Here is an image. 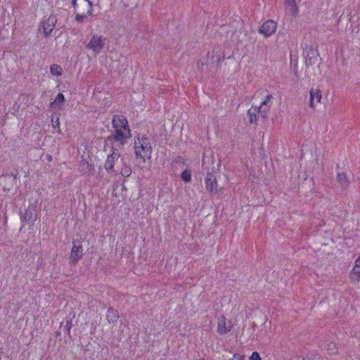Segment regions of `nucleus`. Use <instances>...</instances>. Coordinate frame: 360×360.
<instances>
[{
    "mask_svg": "<svg viewBox=\"0 0 360 360\" xmlns=\"http://www.w3.org/2000/svg\"><path fill=\"white\" fill-rule=\"evenodd\" d=\"M134 153L136 159H141L143 162H146V159H150L153 148L151 143L147 136L143 135L140 136L138 134L134 138Z\"/></svg>",
    "mask_w": 360,
    "mask_h": 360,
    "instance_id": "1",
    "label": "nucleus"
},
{
    "mask_svg": "<svg viewBox=\"0 0 360 360\" xmlns=\"http://www.w3.org/2000/svg\"><path fill=\"white\" fill-rule=\"evenodd\" d=\"M131 136V129L124 130L122 128H115V133L112 135H110L105 139V148L108 143L112 145V141H118L121 145H124L127 143L128 139Z\"/></svg>",
    "mask_w": 360,
    "mask_h": 360,
    "instance_id": "2",
    "label": "nucleus"
},
{
    "mask_svg": "<svg viewBox=\"0 0 360 360\" xmlns=\"http://www.w3.org/2000/svg\"><path fill=\"white\" fill-rule=\"evenodd\" d=\"M44 17V19L41 22L40 25L38 28V32H43L44 37L48 38L50 37L52 31L55 28L58 22L57 17L55 15H50L46 19Z\"/></svg>",
    "mask_w": 360,
    "mask_h": 360,
    "instance_id": "3",
    "label": "nucleus"
},
{
    "mask_svg": "<svg viewBox=\"0 0 360 360\" xmlns=\"http://www.w3.org/2000/svg\"><path fill=\"white\" fill-rule=\"evenodd\" d=\"M83 247L80 241H73L72 248L69 257V263L76 265L83 256Z\"/></svg>",
    "mask_w": 360,
    "mask_h": 360,
    "instance_id": "4",
    "label": "nucleus"
},
{
    "mask_svg": "<svg viewBox=\"0 0 360 360\" xmlns=\"http://www.w3.org/2000/svg\"><path fill=\"white\" fill-rule=\"evenodd\" d=\"M303 55L305 58V63L307 65H314L319 56V51L316 49H314L312 45L305 44L303 50Z\"/></svg>",
    "mask_w": 360,
    "mask_h": 360,
    "instance_id": "5",
    "label": "nucleus"
},
{
    "mask_svg": "<svg viewBox=\"0 0 360 360\" xmlns=\"http://www.w3.org/2000/svg\"><path fill=\"white\" fill-rule=\"evenodd\" d=\"M106 40L105 37L103 36H98L94 34L89 42L86 44V48L92 50L96 53H99L104 46V41Z\"/></svg>",
    "mask_w": 360,
    "mask_h": 360,
    "instance_id": "6",
    "label": "nucleus"
},
{
    "mask_svg": "<svg viewBox=\"0 0 360 360\" xmlns=\"http://www.w3.org/2000/svg\"><path fill=\"white\" fill-rule=\"evenodd\" d=\"M37 218L36 206L34 205H30L27 208L25 209L24 214H20L22 221L31 226L34 225Z\"/></svg>",
    "mask_w": 360,
    "mask_h": 360,
    "instance_id": "7",
    "label": "nucleus"
},
{
    "mask_svg": "<svg viewBox=\"0 0 360 360\" xmlns=\"http://www.w3.org/2000/svg\"><path fill=\"white\" fill-rule=\"evenodd\" d=\"M111 154L108 155L104 164V168L108 173L114 172L115 162L120 157V153L117 148L111 146Z\"/></svg>",
    "mask_w": 360,
    "mask_h": 360,
    "instance_id": "8",
    "label": "nucleus"
},
{
    "mask_svg": "<svg viewBox=\"0 0 360 360\" xmlns=\"http://www.w3.org/2000/svg\"><path fill=\"white\" fill-rule=\"evenodd\" d=\"M206 190L211 194L219 193L218 184L216 176L212 172H207L205 179Z\"/></svg>",
    "mask_w": 360,
    "mask_h": 360,
    "instance_id": "9",
    "label": "nucleus"
},
{
    "mask_svg": "<svg viewBox=\"0 0 360 360\" xmlns=\"http://www.w3.org/2000/svg\"><path fill=\"white\" fill-rule=\"evenodd\" d=\"M276 22L271 20L265 21L259 28V33L263 34L265 37H270L276 30Z\"/></svg>",
    "mask_w": 360,
    "mask_h": 360,
    "instance_id": "10",
    "label": "nucleus"
},
{
    "mask_svg": "<svg viewBox=\"0 0 360 360\" xmlns=\"http://www.w3.org/2000/svg\"><path fill=\"white\" fill-rule=\"evenodd\" d=\"M112 124L113 128H122L124 130L130 129L128 120L123 115H115L112 119Z\"/></svg>",
    "mask_w": 360,
    "mask_h": 360,
    "instance_id": "11",
    "label": "nucleus"
},
{
    "mask_svg": "<svg viewBox=\"0 0 360 360\" xmlns=\"http://www.w3.org/2000/svg\"><path fill=\"white\" fill-rule=\"evenodd\" d=\"M349 278L352 282L360 281V256L355 261V265L349 274Z\"/></svg>",
    "mask_w": 360,
    "mask_h": 360,
    "instance_id": "12",
    "label": "nucleus"
},
{
    "mask_svg": "<svg viewBox=\"0 0 360 360\" xmlns=\"http://www.w3.org/2000/svg\"><path fill=\"white\" fill-rule=\"evenodd\" d=\"M65 101V96L62 93H59L56 96L55 101L50 103L49 108L51 110H59L61 108V105L64 104Z\"/></svg>",
    "mask_w": 360,
    "mask_h": 360,
    "instance_id": "13",
    "label": "nucleus"
},
{
    "mask_svg": "<svg viewBox=\"0 0 360 360\" xmlns=\"http://www.w3.org/2000/svg\"><path fill=\"white\" fill-rule=\"evenodd\" d=\"M309 97V105L311 108L314 107V100H316V103H320L322 98L321 90L319 89H311L310 90Z\"/></svg>",
    "mask_w": 360,
    "mask_h": 360,
    "instance_id": "14",
    "label": "nucleus"
},
{
    "mask_svg": "<svg viewBox=\"0 0 360 360\" xmlns=\"http://www.w3.org/2000/svg\"><path fill=\"white\" fill-rule=\"evenodd\" d=\"M232 328V325L231 322H229V325L226 326V320L224 317H222V319L219 320L218 322L217 326V333L220 335H225L231 331Z\"/></svg>",
    "mask_w": 360,
    "mask_h": 360,
    "instance_id": "15",
    "label": "nucleus"
},
{
    "mask_svg": "<svg viewBox=\"0 0 360 360\" xmlns=\"http://www.w3.org/2000/svg\"><path fill=\"white\" fill-rule=\"evenodd\" d=\"M106 319L110 323H115L119 319V312L117 309L109 307L107 311Z\"/></svg>",
    "mask_w": 360,
    "mask_h": 360,
    "instance_id": "16",
    "label": "nucleus"
},
{
    "mask_svg": "<svg viewBox=\"0 0 360 360\" xmlns=\"http://www.w3.org/2000/svg\"><path fill=\"white\" fill-rule=\"evenodd\" d=\"M284 4L292 15L296 16L297 15L299 10L295 0H285Z\"/></svg>",
    "mask_w": 360,
    "mask_h": 360,
    "instance_id": "17",
    "label": "nucleus"
},
{
    "mask_svg": "<svg viewBox=\"0 0 360 360\" xmlns=\"http://www.w3.org/2000/svg\"><path fill=\"white\" fill-rule=\"evenodd\" d=\"M259 114L257 106L252 105L248 111V116L249 117V122L250 124L257 123V115Z\"/></svg>",
    "mask_w": 360,
    "mask_h": 360,
    "instance_id": "18",
    "label": "nucleus"
},
{
    "mask_svg": "<svg viewBox=\"0 0 360 360\" xmlns=\"http://www.w3.org/2000/svg\"><path fill=\"white\" fill-rule=\"evenodd\" d=\"M337 180L343 188L347 187L348 185L349 184V181L348 178L347 177L346 174L343 172L338 174Z\"/></svg>",
    "mask_w": 360,
    "mask_h": 360,
    "instance_id": "19",
    "label": "nucleus"
},
{
    "mask_svg": "<svg viewBox=\"0 0 360 360\" xmlns=\"http://www.w3.org/2000/svg\"><path fill=\"white\" fill-rule=\"evenodd\" d=\"M50 72L53 75L61 76L63 75V70L60 65L52 64L50 66Z\"/></svg>",
    "mask_w": 360,
    "mask_h": 360,
    "instance_id": "20",
    "label": "nucleus"
},
{
    "mask_svg": "<svg viewBox=\"0 0 360 360\" xmlns=\"http://www.w3.org/2000/svg\"><path fill=\"white\" fill-rule=\"evenodd\" d=\"M270 107V105H265L262 103L259 106H257V108L258 110L259 114H260L263 118H266L267 112L269 110Z\"/></svg>",
    "mask_w": 360,
    "mask_h": 360,
    "instance_id": "21",
    "label": "nucleus"
},
{
    "mask_svg": "<svg viewBox=\"0 0 360 360\" xmlns=\"http://www.w3.org/2000/svg\"><path fill=\"white\" fill-rule=\"evenodd\" d=\"M181 179L185 183H189L191 181V171L186 169L181 174Z\"/></svg>",
    "mask_w": 360,
    "mask_h": 360,
    "instance_id": "22",
    "label": "nucleus"
},
{
    "mask_svg": "<svg viewBox=\"0 0 360 360\" xmlns=\"http://www.w3.org/2000/svg\"><path fill=\"white\" fill-rule=\"evenodd\" d=\"M131 174V169L129 166L127 165V164H124L123 167L121 169V174L123 176L128 177Z\"/></svg>",
    "mask_w": 360,
    "mask_h": 360,
    "instance_id": "23",
    "label": "nucleus"
},
{
    "mask_svg": "<svg viewBox=\"0 0 360 360\" xmlns=\"http://www.w3.org/2000/svg\"><path fill=\"white\" fill-rule=\"evenodd\" d=\"M82 3L84 4H88L89 8L86 11V14L89 15H91L93 14V6H94L93 2L89 0H83Z\"/></svg>",
    "mask_w": 360,
    "mask_h": 360,
    "instance_id": "24",
    "label": "nucleus"
},
{
    "mask_svg": "<svg viewBox=\"0 0 360 360\" xmlns=\"http://www.w3.org/2000/svg\"><path fill=\"white\" fill-rule=\"evenodd\" d=\"M72 326V319L67 320L66 323L65 325L64 330H65V332L67 333V334L68 335V336L70 338H71L70 330H71Z\"/></svg>",
    "mask_w": 360,
    "mask_h": 360,
    "instance_id": "25",
    "label": "nucleus"
},
{
    "mask_svg": "<svg viewBox=\"0 0 360 360\" xmlns=\"http://www.w3.org/2000/svg\"><path fill=\"white\" fill-rule=\"evenodd\" d=\"M51 124H52L53 128V129L58 128V132L60 133V127H59L60 126L59 118L56 117V120H54V117H53V116H52L51 117Z\"/></svg>",
    "mask_w": 360,
    "mask_h": 360,
    "instance_id": "26",
    "label": "nucleus"
},
{
    "mask_svg": "<svg viewBox=\"0 0 360 360\" xmlns=\"http://www.w3.org/2000/svg\"><path fill=\"white\" fill-rule=\"evenodd\" d=\"M84 165H86V167L83 168V170L85 173H89L94 170V166L91 164H89L88 162H84Z\"/></svg>",
    "mask_w": 360,
    "mask_h": 360,
    "instance_id": "27",
    "label": "nucleus"
},
{
    "mask_svg": "<svg viewBox=\"0 0 360 360\" xmlns=\"http://www.w3.org/2000/svg\"><path fill=\"white\" fill-rule=\"evenodd\" d=\"M87 16L86 14H79V13H77L75 15V20L77 21V22H82L84 21L85 19H86Z\"/></svg>",
    "mask_w": 360,
    "mask_h": 360,
    "instance_id": "28",
    "label": "nucleus"
},
{
    "mask_svg": "<svg viewBox=\"0 0 360 360\" xmlns=\"http://www.w3.org/2000/svg\"><path fill=\"white\" fill-rule=\"evenodd\" d=\"M249 360H262L259 354L257 352H252L250 356Z\"/></svg>",
    "mask_w": 360,
    "mask_h": 360,
    "instance_id": "29",
    "label": "nucleus"
},
{
    "mask_svg": "<svg viewBox=\"0 0 360 360\" xmlns=\"http://www.w3.org/2000/svg\"><path fill=\"white\" fill-rule=\"evenodd\" d=\"M229 360H245V356L243 355H241L240 354H234L233 357L230 359Z\"/></svg>",
    "mask_w": 360,
    "mask_h": 360,
    "instance_id": "30",
    "label": "nucleus"
},
{
    "mask_svg": "<svg viewBox=\"0 0 360 360\" xmlns=\"http://www.w3.org/2000/svg\"><path fill=\"white\" fill-rule=\"evenodd\" d=\"M273 98V96L271 95H267L266 96V98L264 101H262V103L265 105H270L271 104V100Z\"/></svg>",
    "mask_w": 360,
    "mask_h": 360,
    "instance_id": "31",
    "label": "nucleus"
},
{
    "mask_svg": "<svg viewBox=\"0 0 360 360\" xmlns=\"http://www.w3.org/2000/svg\"><path fill=\"white\" fill-rule=\"evenodd\" d=\"M173 162L174 163H182L184 165L185 164L184 159L181 156H177L176 158L174 159Z\"/></svg>",
    "mask_w": 360,
    "mask_h": 360,
    "instance_id": "32",
    "label": "nucleus"
},
{
    "mask_svg": "<svg viewBox=\"0 0 360 360\" xmlns=\"http://www.w3.org/2000/svg\"><path fill=\"white\" fill-rule=\"evenodd\" d=\"M13 176V173L11 172V173H6L5 174H3L1 176V178L4 179H11L12 180V176Z\"/></svg>",
    "mask_w": 360,
    "mask_h": 360,
    "instance_id": "33",
    "label": "nucleus"
},
{
    "mask_svg": "<svg viewBox=\"0 0 360 360\" xmlns=\"http://www.w3.org/2000/svg\"><path fill=\"white\" fill-rule=\"evenodd\" d=\"M18 173L13 174V176H12V185L15 184L16 180L18 178Z\"/></svg>",
    "mask_w": 360,
    "mask_h": 360,
    "instance_id": "34",
    "label": "nucleus"
},
{
    "mask_svg": "<svg viewBox=\"0 0 360 360\" xmlns=\"http://www.w3.org/2000/svg\"><path fill=\"white\" fill-rule=\"evenodd\" d=\"M77 0H72V5L75 9L77 8Z\"/></svg>",
    "mask_w": 360,
    "mask_h": 360,
    "instance_id": "35",
    "label": "nucleus"
},
{
    "mask_svg": "<svg viewBox=\"0 0 360 360\" xmlns=\"http://www.w3.org/2000/svg\"><path fill=\"white\" fill-rule=\"evenodd\" d=\"M302 360H311V358L309 356H307L303 357Z\"/></svg>",
    "mask_w": 360,
    "mask_h": 360,
    "instance_id": "36",
    "label": "nucleus"
},
{
    "mask_svg": "<svg viewBox=\"0 0 360 360\" xmlns=\"http://www.w3.org/2000/svg\"><path fill=\"white\" fill-rule=\"evenodd\" d=\"M47 160H48L49 161H51V160H52V156H51V155H47Z\"/></svg>",
    "mask_w": 360,
    "mask_h": 360,
    "instance_id": "37",
    "label": "nucleus"
},
{
    "mask_svg": "<svg viewBox=\"0 0 360 360\" xmlns=\"http://www.w3.org/2000/svg\"><path fill=\"white\" fill-rule=\"evenodd\" d=\"M60 335V331H56V336H58Z\"/></svg>",
    "mask_w": 360,
    "mask_h": 360,
    "instance_id": "38",
    "label": "nucleus"
},
{
    "mask_svg": "<svg viewBox=\"0 0 360 360\" xmlns=\"http://www.w3.org/2000/svg\"><path fill=\"white\" fill-rule=\"evenodd\" d=\"M198 360H205V359L202 358V359H198Z\"/></svg>",
    "mask_w": 360,
    "mask_h": 360,
    "instance_id": "39",
    "label": "nucleus"
}]
</instances>
